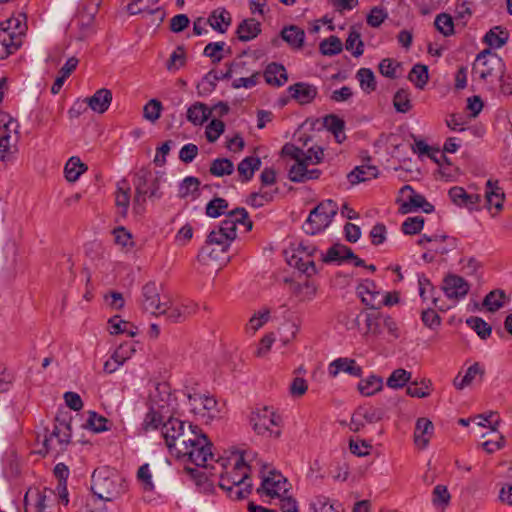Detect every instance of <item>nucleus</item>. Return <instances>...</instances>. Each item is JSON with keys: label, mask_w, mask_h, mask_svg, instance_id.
Listing matches in <instances>:
<instances>
[{"label": "nucleus", "mask_w": 512, "mask_h": 512, "mask_svg": "<svg viewBox=\"0 0 512 512\" xmlns=\"http://www.w3.org/2000/svg\"><path fill=\"white\" fill-rule=\"evenodd\" d=\"M200 428L197 425L170 417L161 427V434L169 452L177 458H182L188 451V445L193 443Z\"/></svg>", "instance_id": "obj_1"}, {"label": "nucleus", "mask_w": 512, "mask_h": 512, "mask_svg": "<svg viewBox=\"0 0 512 512\" xmlns=\"http://www.w3.org/2000/svg\"><path fill=\"white\" fill-rule=\"evenodd\" d=\"M91 490L95 496L103 501H114L126 491L124 479L108 467L94 470L92 474Z\"/></svg>", "instance_id": "obj_2"}, {"label": "nucleus", "mask_w": 512, "mask_h": 512, "mask_svg": "<svg viewBox=\"0 0 512 512\" xmlns=\"http://www.w3.org/2000/svg\"><path fill=\"white\" fill-rule=\"evenodd\" d=\"M240 471V477H230L228 472L222 473L219 487L227 492L232 499H243L252 491L250 479V466L246 463L244 454H240L234 462V472Z\"/></svg>", "instance_id": "obj_3"}, {"label": "nucleus", "mask_w": 512, "mask_h": 512, "mask_svg": "<svg viewBox=\"0 0 512 512\" xmlns=\"http://www.w3.org/2000/svg\"><path fill=\"white\" fill-rule=\"evenodd\" d=\"M283 156L290 157L295 160V164L291 166L288 172V178L295 183H303L308 180L318 179L321 171L319 169H308L311 165L304 158V150L291 143H286L281 150Z\"/></svg>", "instance_id": "obj_4"}, {"label": "nucleus", "mask_w": 512, "mask_h": 512, "mask_svg": "<svg viewBox=\"0 0 512 512\" xmlns=\"http://www.w3.org/2000/svg\"><path fill=\"white\" fill-rule=\"evenodd\" d=\"M473 74L484 81L503 80L505 64L501 57L489 49L477 55L472 68Z\"/></svg>", "instance_id": "obj_5"}, {"label": "nucleus", "mask_w": 512, "mask_h": 512, "mask_svg": "<svg viewBox=\"0 0 512 512\" xmlns=\"http://www.w3.org/2000/svg\"><path fill=\"white\" fill-rule=\"evenodd\" d=\"M338 205L335 201L327 199L320 202L313 210L310 211L307 220L303 225L306 234L315 235L332 222L338 212Z\"/></svg>", "instance_id": "obj_6"}, {"label": "nucleus", "mask_w": 512, "mask_h": 512, "mask_svg": "<svg viewBox=\"0 0 512 512\" xmlns=\"http://www.w3.org/2000/svg\"><path fill=\"white\" fill-rule=\"evenodd\" d=\"M251 424L258 435L278 438L281 417L270 407H262L251 415Z\"/></svg>", "instance_id": "obj_7"}, {"label": "nucleus", "mask_w": 512, "mask_h": 512, "mask_svg": "<svg viewBox=\"0 0 512 512\" xmlns=\"http://www.w3.org/2000/svg\"><path fill=\"white\" fill-rule=\"evenodd\" d=\"M162 290V285H158L156 282L146 283L141 291V308L155 316L165 314L168 300L161 294Z\"/></svg>", "instance_id": "obj_8"}, {"label": "nucleus", "mask_w": 512, "mask_h": 512, "mask_svg": "<svg viewBox=\"0 0 512 512\" xmlns=\"http://www.w3.org/2000/svg\"><path fill=\"white\" fill-rule=\"evenodd\" d=\"M212 445L207 435L200 429L193 443L188 445V451L183 454L182 458H187L189 462L197 466L206 467L208 460L213 459Z\"/></svg>", "instance_id": "obj_9"}, {"label": "nucleus", "mask_w": 512, "mask_h": 512, "mask_svg": "<svg viewBox=\"0 0 512 512\" xmlns=\"http://www.w3.org/2000/svg\"><path fill=\"white\" fill-rule=\"evenodd\" d=\"M288 490L287 479L277 471H269L268 475L263 476L261 486L257 489V492L281 499L288 496Z\"/></svg>", "instance_id": "obj_10"}, {"label": "nucleus", "mask_w": 512, "mask_h": 512, "mask_svg": "<svg viewBox=\"0 0 512 512\" xmlns=\"http://www.w3.org/2000/svg\"><path fill=\"white\" fill-rule=\"evenodd\" d=\"M237 224L244 225L247 231L252 230L253 222L249 219L245 208L239 207L228 212L218 228H221V231H224L230 239L234 240L237 236Z\"/></svg>", "instance_id": "obj_11"}, {"label": "nucleus", "mask_w": 512, "mask_h": 512, "mask_svg": "<svg viewBox=\"0 0 512 512\" xmlns=\"http://www.w3.org/2000/svg\"><path fill=\"white\" fill-rule=\"evenodd\" d=\"M160 177L150 171L140 170L136 175L135 192L150 198H160Z\"/></svg>", "instance_id": "obj_12"}, {"label": "nucleus", "mask_w": 512, "mask_h": 512, "mask_svg": "<svg viewBox=\"0 0 512 512\" xmlns=\"http://www.w3.org/2000/svg\"><path fill=\"white\" fill-rule=\"evenodd\" d=\"M442 290L448 299L459 301L468 294L470 284L461 276L448 274L443 279Z\"/></svg>", "instance_id": "obj_13"}, {"label": "nucleus", "mask_w": 512, "mask_h": 512, "mask_svg": "<svg viewBox=\"0 0 512 512\" xmlns=\"http://www.w3.org/2000/svg\"><path fill=\"white\" fill-rule=\"evenodd\" d=\"M348 259L353 260L355 266H364V261L357 257L350 247L343 244H334L326 254H322V261L325 263H342Z\"/></svg>", "instance_id": "obj_14"}, {"label": "nucleus", "mask_w": 512, "mask_h": 512, "mask_svg": "<svg viewBox=\"0 0 512 512\" xmlns=\"http://www.w3.org/2000/svg\"><path fill=\"white\" fill-rule=\"evenodd\" d=\"M376 288L374 281L368 279L357 287V292L362 302L372 309L380 308L383 302L381 301L382 295Z\"/></svg>", "instance_id": "obj_15"}, {"label": "nucleus", "mask_w": 512, "mask_h": 512, "mask_svg": "<svg viewBox=\"0 0 512 512\" xmlns=\"http://www.w3.org/2000/svg\"><path fill=\"white\" fill-rule=\"evenodd\" d=\"M328 372L331 377H336L340 372L360 377L362 375V368L357 364L356 360L340 357L329 364Z\"/></svg>", "instance_id": "obj_16"}, {"label": "nucleus", "mask_w": 512, "mask_h": 512, "mask_svg": "<svg viewBox=\"0 0 512 512\" xmlns=\"http://www.w3.org/2000/svg\"><path fill=\"white\" fill-rule=\"evenodd\" d=\"M22 41L20 31L9 34L7 30L0 29V59H5L17 51L21 47Z\"/></svg>", "instance_id": "obj_17"}, {"label": "nucleus", "mask_w": 512, "mask_h": 512, "mask_svg": "<svg viewBox=\"0 0 512 512\" xmlns=\"http://www.w3.org/2000/svg\"><path fill=\"white\" fill-rule=\"evenodd\" d=\"M434 432V425L428 418H419L416 421L414 431V442L415 444L424 449L429 444V441Z\"/></svg>", "instance_id": "obj_18"}, {"label": "nucleus", "mask_w": 512, "mask_h": 512, "mask_svg": "<svg viewBox=\"0 0 512 512\" xmlns=\"http://www.w3.org/2000/svg\"><path fill=\"white\" fill-rule=\"evenodd\" d=\"M84 101L94 112L102 114L108 110L111 104L112 93L109 89L101 88Z\"/></svg>", "instance_id": "obj_19"}, {"label": "nucleus", "mask_w": 512, "mask_h": 512, "mask_svg": "<svg viewBox=\"0 0 512 512\" xmlns=\"http://www.w3.org/2000/svg\"><path fill=\"white\" fill-rule=\"evenodd\" d=\"M291 97L300 104L310 103L317 95V88L308 83L298 82L288 88Z\"/></svg>", "instance_id": "obj_20"}, {"label": "nucleus", "mask_w": 512, "mask_h": 512, "mask_svg": "<svg viewBox=\"0 0 512 512\" xmlns=\"http://www.w3.org/2000/svg\"><path fill=\"white\" fill-rule=\"evenodd\" d=\"M379 174L378 168L370 164H362L355 167L348 175L347 178L352 185L365 182L377 178Z\"/></svg>", "instance_id": "obj_21"}, {"label": "nucleus", "mask_w": 512, "mask_h": 512, "mask_svg": "<svg viewBox=\"0 0 512 512\" xmlns=\"http://www.w3.org/2000/svg\"><path fill=\"white\" fill-rule=\"evenodd\" d=\"M212 115V110L202 102L193 103L186 113L187 120L195 126L204 124Z\"/></svg>", "instance_id": "obj_22"}, {"label": "nucleus", "mask_w": 512, "mask_h": 512, "mask_svg": "<svg viewBox=\"0 0 512 512\" xmlns=\"http://www.w3.org/2000/svg\"><path fill=\"white\" fill-rule=\"evenodd\" d=\"M280 36L292 49H301L304 45L305 31L296 25L284 27Z\"/></svg>", "instance_id": "obj_23"}, {"label": "nucleus", "mask_w": 512, "mask_h": 512, "mask_svg": "<svg viewBox=\"0 0 512 512\" xmlns=\"http://www.w3.org/2000/svg\"><path fill=\"white\" fill-rule=\"evenodd\" d=\"M422 209L425 213H432L434 206L429 203L421 194L413 193L409 196L408 201L402 203L400 211L403 214L410 213L414 210Z\"/></svg>", "instance_id": "obj_24"}, {"label": "nucleus", "mask_w": 512, "mask_h": 512, "mask_svg": "<svg viewBox=\"0 0 512 512\" xmlns=\"http://www.w3.org/2000/svg\"><path fill=\"white\" fill-rule=\"evenodd\" d=\"M265 81L273 86L280 87L288 80L286 69L278 63H270L264 72Z\"/></svg>", "instance_id": "obj_25"}, {"label": "nucleus", "mask_w": 512, "mask_h": 512, "mask_svg": "<svg viewBox=\"0 0 512 512\" xmlns=\"http://www.w3.org/2000/svg\"><path fill=\"white\" fill-rule=\"evenodd\" d=\"M449 197L453 203L459 206L472 207L481 201L479 194H469L459 186L452 187L449 190Z\"/></svg>", "instance_id": "obj_26"}, {"label": "nucleus", "mask_w": 512, "mask_h": 512, "mask_svg": "<svg viewBox=\"0 0 512 512\" xmlns=\"http://www.w3.org/2000/svg\"><path fill=\"white\" fill-rule=\"evenodd\" d=\"M503 201L504 193L496 184H493L491 180H488L485 190V206L488 209L494 207L497 212H499L503 207Z\"/></svg>", "instance_id": "obj_27"}, {"label": "nucleus", "mask_w": 512, "mask_h": 512, "mask_svg": "<svg viewBox=\"0 0 512 512\" xmlns=\"http://www.w3.org/2000/svg\"><path fill=\"white\" fill-rule=\"evenodd\" d=\"M115 204L119 209L120 215L126 217L130 205V186L125 179L117 183Z\"/></svg>", "instance_id": "obj_28"}, {"label": "nucleus", "mask_w": 512, "mask_h": 512, "mask_svg": "<svg viewBox=\"0 0 512 512\" xmlns=\"http://www.w3.org/2000/svg\"><path fill=\"white\" fill-rule=\"evenodd\" d=\"M139 4H141V0H130V3L127 5L128 13L130 15L147 13L148 15L155 16L153 22L156 26L164 20L165 12L161 8H149V6L139 7Z\"/></svg>", "instance_id": "obj_29"}, {"label": "nucleus", "mask_w": 512, "mask_h": 512, "mask_svg": "<svg viewBox=\"0 0 512 512\" xmlns=\"http://www.w3.org/2000/svg\"><path fill=\"white\" fill-rule=\"evenodd\" d=\"M207 24L215 31L223 34L231 24V15L225 9H216L207 19Z\"/></svg>", "instance_id": "obj_30"}, {"label": "nucleus", "mask_w": 512, "mask_h": 512, "mask_svg": "<svg viewBox=\"0 0 512 512\" xmlns=\"http://www.w3.org/2000/svg\"><path fill=\"white\" fill-rule=\"evenodd\" d=\"M260 32V23L252 18L243 20L236 31L238 39L243 42L256 38Z\"/></svg>", "instance_id": "obj_31"}, {"label": "nucleus", "mask_w": 512, "mask_h": 512, "mask_svg": "<svg viewBox=\"0 0 512 512\" xmlns=\"http://www.w3.org/2000/svg\"><path fill=\"white\" fill-rule=\"evenodd\" d=\"M508 300L506 293L502 289H495L490 291L483 299L482 305L489 312L494 313L501 309L505 301Z\"/></svg>", "instance_id": "obj_32"}, {"label": "nucleus", "mask_w": 512, "mask_h": 512, "mask_svg": "<svg viewBox=\"0 0 512 512\" xmlns=\"http://www.w3.org/2000/svg\"><path fill=\"white\" fill-rule=\"evenodd\" d=\"M261 166V160L259 157H254V156H248L246 158H244L239 164H238V167H237V170L240 174V176H242L243 178V182H248L250 181L253 176H254V173L255 171H257Z\"/></svg>", "instance_id": "obj_33"}, {"label": "nucleus", "mask_w": 512, "mask_h": 512, "mask_svg": "<svg viewBox=\"0 0 512 512\" xmlns=\"http://www.w3.org/2000/svg\"><path fill=\"white\" fill-rule=\"evenodd\" d=\"M88 169L78 157H71L64 168L65 178L68 182H75Z\"/></svg>", "instance_id": "obj_34"}, {"label": "nucleus", "mask_w": 512, "mask_h": 512, "mask_svg": "<svg viewBox=\"0 0 512 512\" xmlns=\"http://www.w3.org/2000/svg\"><path fill=\"white\" fill-rule=\"evenodd\" d=\"M323 126L335 136L338 143H341L345 139V123L338 116L333 114L325 116L323 119Z\"/></svg>", "instance_id": "obj_35"}, {"label": "nucleus", "mask_w": 512, "mask_h": 512, "mask_svg": "<svg viewBox=\"0 0 512 512\" xmlns=\"http://www.w3.org/2000/svg\"><path fill=\"white\" fill-rule=\"evenodd\" d=\"M508 40V32L500 26L490 29L484 36V42L492 48H501Z\"/></svg>", "instance_id": "obj_36"}, {"label": "nucleus", "mask_w": 512, "mask_h": 512, "mask_svg": "<svg viewBox=\"0 0 512 512\" xmlns=\"http://www.w3.org/2000/svg\"><path fill=\"white\" fill-rule=\"evenodd\" d=\"M383 387V381L381 377L371 375L366 379L361 380L358 383V391L363 396H372Z\"/></svg>", "instance_id": "obj_37"}, {"label": "nucleus", "mask_w": 512, "mask_h": 512, "mask_svg": "<svg viewBox=\"0 0 512 512\" xmlns=\"http://www.w3.org/2000/svg\"><path fill=\"white\" fill-rule=\"evenodd\" d=\"M361 89L365 93H371L376 90V79L373 71L369 68H360L356 73Z\"/></svg>", "instance_id": "obj_38"}, {"label": "nucleus", "mask_w": 512, "mask_h": 512, "mask_svg": "<svg viewBox=\"0 0 512 512\" xmlns=\"http://www.w3.org/2000/svg\"><path fill=\"white\" fill-rule=\"evenodd\" d=\"M466 324L475 331L480 339L486 340L491 336L492 327L481 317L471 316L466 319Z\"/></svg>", "instance_id": "obj_39"}, {"label": "nucleus", "mask_w": 512, "mask_h": 512, "mask_svg": "<svg viewBox=\"0 0 512 512\" xmlns=\"http://www.w3.org/2000/svg\"><path fill=\"white\" fill-rule=\"evenodd\" d=\"M270 319V309L263 308L262 310L253 314L246 325V332L255 334L260 328H262Z\"/></svg>", "instance_id": "obj_40"}, {"label": "nucleus", "mask_w": 512, "mask_h": 512, "mask_svg": "<svg viewBox=\"0 0 512 512\" xmlns=\"http://www.w3.org/2000/svg\"><path fill=\"white\" fill-rule=\"evenodd\" d=\"M108 323L110 325L111 334L126 333L130 337H134L137 334V328L134 327L129 322L120 319L119 316H114L110 318Z\"/></svg>", "instance_id": "obj_41"}, {"label": "nucleus", "mask_w": 512, "mask_h": 512, "mask_svg": "<svg viewBox=\"0 0 512 512\" xmlns=\"http://www.w3.org/2000/svg\"><path fill=\"white\" fill-rule=\"evenodd\" d=\"M209 171L216 177L231 175L234 171V164L228 158H217L212 161Z\"/></svg>", "instance_id": "obj_42"}, {"label": "nucleus", "mask_w": 512, "mask_h": 512, "mask_svg": "<svg viewBox=\"0 0 512 512\" xmlns=\"http://www.w3.org/2000/svg\"><path fill=\"white\" fill-rule=\"evenodd\" d=\"M343 49V44L340 38L331 35L327 39L320 42L319 50L325 56H334L339 54Z\"/></svg>", "instance_id": "obj_43"}, {"label": "nucleus", "mask_w": 512, "mask_h": 512, "mask_svg": "<svg viewBox=\"0 0 512 512\" xmlns=\"http://www.w3.org/2000/svg\"><path fill=\"white\" fill-rule=\"evenodd\" d=\"M408 78L417 88L423 89L429 79L428 67L423 64H415L411 69Z\"/></svg>", "instance_id": "obj_44"}, {"label": "nucleus", "mask_w": 512, "mask_h": 512, "mask_svg": "<svg viewBox=\"0 0 512 512\" xmlns=\"http://www.w3.org/2000/svg\"><path fill=\"white\" fill-rule=\"evenodd\" d=\"M290 266L296 267L303 273H306L308 276L316 273L315 263L308 257H303L298 254H293L291 258L288 260Z\"/></svg>", "instance_id": "obj_45"}, {"label": "nucleus", "mask_w": 512, "mask_h": 512, "mask_svg": "<svg viewBox=\"0 0 512 512\" xmlns=\"http://www.w3.org/2000/svg\"><path fill=\"white\" fill-rule=\"evenodd\" d=\"M18 123L15 120H10L3 126H0V152L6 153L11 147V131H16Z\"/></svg>", "instance_id": "obj_46"}, {"label": "nucleus", "mask_w": 512, "mask_h": 512, "mask_svg": "<svg viewBox=\"0 0 512 512\" xmlns=\"http://www.w3.org/2000/svg\"><path fill=\"white\" fill-rule=\"evenodd\" d=\"M432 383L428 379H423L420 382H411L406 390V393L411 397L426 398L430 395V387Z\"/></svg>", "instance_id": "obj_47"}, {"label": "nucleus", "mask_w": 512, "mask_h": 512, "mask_svg": "<svg viewBox=\"0 0 512 512\" xmlns=\"http://www.w3.org/2000/svg\"><path fill=\"white\" fill-rule=\"evenodd\" d=\"M228 206L229 204L226 199L215 197L207 203L205 213L208 217L217 218L225 214Z\"/></svg>", "instance_id": "obj_48"}, {"label": "nucleus", "mask_w": 512, "mask_h": 512, "mask_svg": "<svg viewBox=\"0 0 512 512\" xmlns=\"http://www.w3.org/2000/svg\"><path fill=\"white\" fill-rule=\"evenodd\" d=\"M411 379V372L399 368L394 370L387 379V386L398 389L404 387Z\"/></svg>", "instance_id": "obj_49"}, {"label": "nucleus", "mask_w": 512, "mask_h": 512, "mask_svg": "<svg viewBox=\"0 0 512 512\" xmlns=\"http://www.w3.org/2000/svg\"><path fill=\"white\" fill-rule=\"evenodd\" d=\"M188 399L193 400L194 402H199L201 404V412L207 411L209 417H214L215 413L217 412V401L211 397L201 394H189Z\"/></svg>", "instance_id": "obj_50"}, {"label": "nucleus", "mask_w": 512, "mask_h": 512, "mask_svg": "<svg viewBox=\"0 0 512 512\" xmlns=\"http://www.w3.org/2000/svg\"><path fill=\"white\" fill-rule=\"evenodd\" d=\"M434 25L436 29L445 37L454 34V23L452 17L449 14L441 13L437 15L434 21Z\"/></svg>", "instance_id": "obj_51"}, {"label": "nucleus", "mask_w": 512, "mask_h": 512, "mask_svg": "<svg viewBox=\"0 0 512 512\" xmlns=\"http://www.w3.org/2000/svg\"><path fill=\"white\" fill-rule=\"evenodd\" d=\"M345 47L348 51H352L354 57H360L364 52V44L361 40L360 33L356 30H351L346 39Z\"/></svg>", "instance_id": "obj_52"}, {"label": "nucleus", "mask_w": 512, "mask_h": 512, "mask_svg": "<svg viewBox=\"0 0 512 512\" xmlns=\"http://www.w3.org/2000/svg\"><path fill=\"white\" fill-rule=\"evenodd\" d=\"M393 105L397 112L407 113L412 108L410 94L407 90H398L393 98Z\"/></svg>", "instance_id": "obj_53"}, {"label": "nucleus", "mask_w": 512, "mask_h": 512, "mask_svg": "<svg viewBox=\"0 0 512 512\" xmlns=\"http://www.w3.org/2000/svg\"><path fill=\"white\" fill-rule=\"evenodd\" d=\"M358 415L362 417L365 423H376L383 419L385 411L376 407H359Z\"/></svg>", "instance_id": "obj_54"}, {"label": "nucleus", "mask_w": 512, "mask_h": 512, "mask_svg": "<svg viewBox=\"0 0 512 512\" xmlns=\"http://www.w3.org/2000/svg\"><path fill=\"white\" fill-rule=\"evenodd\" d=\"M162 103L157 99H151L143 108V117L154 123L161 117Z\"/></svg>", "instance_id": "obj_55"}, {"label": "nucleus", "mask_w": 512, "mask_h": 512, "mask_svg": "<svg viewBox=\"0 0 512 512\" xmlns=\"http://www.w3.org/2000/svg\"><path fill=\"white\" fill-rule=\"evenodd\" d=\"M225 45L223 41L210 42L205 46L203 55L209 57L213 63H219L224 58L222 52L224 51Z\"/></svg>", "instance_id": "obj_56"}, {"label": "nucleus", "mask_w": 512, "mask_h": 512, "mask_svg": "<svg viewBox=\"0 0 512 512\" xmlns=\"http://www.w3.org/2000/svg\"><path fill=\"white\" fill-rule=\"evenodd\" d=\"M200 186V181L198 178L193 176H188L183 179V181L179 185V193L178 196L180 198H186L189 195H193L198 192Z\"/></svg>", "instance_id": "obj_57"}, {"label": "nucleus", "mask_w": 512, "mask_h": 512, "mask_svg": "<svg viewBox=\"0 0 512 512\" xmlns=\"http://www.w3.org/2000/svg\"><path fill=\"white\" fill-rule=\"evenodd\" d=\"M294 292L300 297L301 301H311L317 294V286L309 281L303 284H297Z\"/></svg>", "instance_id": "obj_58"}, {"label": "nucleus", "mask_w": 512, "mask_h": 512, "mask_svg": "<svg viewBox=\"0 0 512 512\" xmlns=\"http://www.w3.org/2000/svg\"><path fill=\"white\" fill-rule=\"evenodd\" d=\"M424 226V218L421 216L408 217L402 224V232L406 235L420 233Z\"/></svg>", "instance_id": "obj_59"}, {"label": "nucleus", "mask_w": 512, "mask_h": 512, "mask_svg": "<svg viewBox=\"0 0 512 512\" xmlns=\"http://www.w3.org/2000/svg\"><path fill=\"white\" fill-rule=\"evenodd\" d=\"M232 241L233 239H230L224 231H221V228L212 230L207 237L208 244L220 245L222 246V251H226Z\"/></svg>", "instance_id": "obj_60"}, {"label": "nucleus", "mask_w": 512, "mask_h": 512, "mask_svg": "<svg viewBox=\"0 0 512 512\" xmlns=\"http://www.w3.org/2000/svg\"><path fill=\"white\" fill-rule=\"evenodd\" d=\"M310 508L313 512H339L328 497L319 495L312 499Z\"/></svg>", "instance_id": "obj_61"}, {"label": "nucleus", "mask_w": 512, "mask_h": 512, "mask_svg": "<svg viewBox=\"0 0 512 512\" xmlns=\"http://www.w3.org/2000/svg\"><path fill=\"white\" fill-rule=\"evenodd\" d=\"M225 130V124L223 121L218 119H213L206 127L205 135L207 141L210 143H214L220 137V135Z\"/></svg>", "instance_id": "obj_62"}, {"label": "nucleus", "mask_w": 512, "mask_h": 512, "mask_svg": "<svg viewBox=\"0 0 512 512\" xmlns=\"http://www.w3.org/2000/svg\"><path fill=\"white\" fill-rule=\"evenodd\" d=\"M450 493L446 486L444 485H437L435 486L433 493H432V502L435 506H448L450 502Z\"/></svg>", "instance_id": "obj_63"}, {"label": "nucleus", "mask_w": 512, "mask_h": 512, "mask_svg": "<svg viewBox=\"0 0 512 512\" xmlns=\"http://www.w3.org/2000/svg\"><path fill=\"white\" fill-rule=\"evenodd\" d=\"M387 17L388 13L384 8L375 6L367 15V24L374 28L379 27Z\"/></svg>", "instance_id": "obj_64"}]
</instances>
